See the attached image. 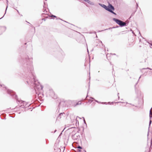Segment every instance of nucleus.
Listing matches in <instances>:
<instances>
[{
    "label": "nucleus",
    "instance_id": "nucleus-7",
    "mask_svg": "<svg viewBox=\"0 0 152 152\" xmlns=\"http://www.w3.org/2000/svg\"><path fill=\"white\" fill-rule=\"evenodd\" d=\"M65 116V114L64 113H60L58 115V116L56 120H58L59 119H60L62 117H64Z\"/></svg>",
    "mask_w": 152,
    "mask_h": 152
},
{
    "label": "nucleus",
    "instance_id": "nucleus-10",
    "mask_svg": "<svg viewBox=\"0 0 152 152\" xmlns=\"http://www.w3.org/2000/svg\"><path fill=\"white\" fill-rule=\"evenodd\" d=\"M95 101L98 103H101V104H107V102H99L97 100H95Z\"/></svg>",
    "mask_w": 152,
    "mask_h": 152
},
{
    "label": "nucleus",
    "instance_id": "nucleus-27",
    "mask_svg": "<svg viewBox=\"0 0 152 152\" xmlns=\"http://www.w3.org/2000/svg\"><path fill=\"white\" fill-rule=\"evenodd\" d=\"M150 118L151 119V118H152V116H151V115H150L149 116Z\"/></svg>",
    "mask_w": 152,
    "mask_h": 152
},
{
    "label": "nucleus",
    "instance_id": "nucleus-5",
    "mask_svg": "<svg viewBox=\"0 0 152 152\" xmlns=\"http://www.w3.org/2000/svg\"><path fill=\"white\" fill-rule=\"evenodd\" d=\"M47 96H50L55 99L57 98V96L55 94L53 90L52 89L48 90L46 92Z\"/></svg>",
    "mask_w": 152,
    "mask_h": 152
},
{
    "label": "nucleus",
    "instance_id": "nucleus-4",
    "mask_svg": "<svg viewBox=\"0 0 152 152\" xmlns=\"http://www.w3.org/2000/svg\"><path fill=\"white\" fill-rule=\"evenodd\" d=\"M113 20L118 24L121 27L126 26L128 25V23H125L123 21L117 18H114L113 19Z\"/></svg>",
    "mask_w": 152,
    "mask_h": 152
},
{
    "label": "nucleus",
    "instance_id": "nucleus-35",
    "mask_svg": "<svg viewBox=\"0 0 152 152\" xmlns=\"http://www.w3.org/2000/svg\"><path fill=\"white\" fill-rule=\"evenodd\" d=\"M78 151L80 152L81 151V150H78Z\"/></svg>",
    "mask_w": 152,
    "mask_h": 152
},
{
    "label": "nucleus",
    "instance_id": "nucleus-13",
    "mask_svg": "<svg viewBox=\"0 0 152 152\" xmlns=\"http://www.w3.org/2000/svg\"><path fill=\"white\" fill-rule=\"evenodd\" d=\"M1 27L4 30V31H5L6 29V27L5 26H1Z\"/></svg>",
    "mask_w": 152,
    "mask_h": 152
},
{
    "label": "nucleus",
    "instance_id": "nucleus-44",
    "mask_svg": "<svg viewBox=\"0 0 152 152\" xmlns=\"http://www.w3.org/2000/svg\"><path fill=\"white\" fill-rule=\"evenodd\" d=\"M113 55H115V53H114V54H113Z\"/></svg>",
    "mask_w": 152,
    "mask_h": 152
},
{
    "label": "nucleus",
    "instance_id": "nucleus-6",
    "mask_svg": "<svg viewBox=\"0 0 152 152\" xmlns=\"http://www.w3.org/2000/svg\"><path fill=\"white\" fill-rule=\"evenodd\" d=\"M45 1L44 2V5H43L44 7L43 12L44 13H42V16L43 17H44L45 16L44 15H45L46 13H47L48 12L47 11H46V6L45 2Z\"/></svg>",
    "mask_w": 152,
    "mask_h": 152
},
{
    "label": "nucleus",
    "instance_id": "nucleus-19",
    "mask_svg": "<svg viewBox=\"0 0 152 152\" xmlns=\"http://www.w3.org/2000/svg\"><path fill=\"white\" fill-rule=\"evenodd\" d=\"M83 121H84V123H85V124H86V122L85 121L84 118V117H83Z\"/></svg>",
    "mask_w": 152,
    "mask_h": 152
},
{
    "label": "nucleus",
    "instance_id": "nucleus-3",
    "mask_svg": "<svg viewBox=\"0 0 152 152\" xmlns=\"http://www.w3.org/2000/svg\"><path fill=\"white\" fill-rule=\"evenodd\" d=\"M99 4L106 10L115 15H116V13L113 11L115 10V8L111 4H109L108 6H107L104 4H102L101 3H99Z\"/></svg>",
    "mask_w": 152,
    "mask_h": 152
},
{
    "label": "nucleus",
    "instance_id": "nucleus-56",
    "mask_svg": "<svg viewBox=\"0 0 152 152\" xmlns=\"http://www.w3.org/2000/svg\"><path fill=\"white\" fill-rule=\"evenodd\" d=\"M101 31H99L98 32H100Z\"/></svg>",
    "mask_w": 152,
    "mask_h": 152
},
{
    "label": "nucleus",
    "instance_id": "nucleus-37",
    "mask_svg": "<svg viewBox=\"0 0 152 152\" xmlns=\"http://www.w3.org/2000/svg\"><path fill=\"white\" fill-rule=\"evenodd\" d=\"M26 22L27 23H29L28 22H27V21H26Z\"/></svg>",
    "mask_w": 152,
    "mask_h": 152
},
{
    "label": "nucleus",
    "instance_id": "nucleus-21",
    "mask_svg": "<svg viewBox=\"0 0 152 152\" xmlns=\"http://www.w3.org/2000/svg\"><path fill=\"white\" fill-rule=\"evenodd\" d=\"M151 115H152V113L151 112V109L150 110L149 116Z\"/></svg>",
    "mask_w": 152,
    "mask_h": 152
},
{
    "label": "nucleus",
    "instance_id": "nucleus-39",
    "mask_svg": "<svg viewBox=\"0 0 152 152\" xmlns=\"http://www.w3.org/2000/svg\"><path fill=\"white\" fill-rule=\"evenodd\" d=\"M119 102H116V103H119Z\"/></svg>",
    "mask_w": 152,
    "mask_h": 152
},
{
    "label": "nucleus",
    "instance_id": "nucleus-55",
    "mask_svg": "<svg viewBox=\"0 0 152 152\" xmlns=\"http://www.w3.org/2000/svg\"><path fill=\"white\" fill-rule=\"evenodd\" d=\"M126 103V104H128V102H127Z\"/></svg>",
    "mask_w": 152,
    "mask_h": 152
},
{
    "label": "nucleus",
    "instance_id": "nucleus-50",
    "mask_svg": "<svg viewBox=\"0 0 152 152\" xmlns=\"http://www.w3.org/2000/svg\"><path fill=\"white\" fill-rule=\"evenodd\" d=\"M12 118H13V117H14V116H12Z\"/></svg>",
    "mask_w": 152,
    "mask_h": 152
},
{
    "label": "nucleus",
    "instance_id": "nucleus-43",
    "mask_svg": "<svg viewBox=\"0 0 152 152\" xmlns=\"http://www.w3.org/2000/svg\"><path fill=\"white\" fill-rule=\"evenodd\" d=\"M87 51H88V49H87Z\"/></svg>",
    "mask_w": 152,
    "mask_h": 152
},
{
    "label": "nucleus",
    "instance_id": "nucleus-52",
    "mask_svg": "<svg viewBox=\"0 0 152 152\" xmlns=\"http://www.w3.org/2000/svg\"><path fill=\"white\" fill-rule=\"evenodd\" d=\"M119 94V93H118V95Z\"/></svg>",
    "mask_w": 152,
    "mask_h": 152
},
{
    "label": "nucleus",
    "instance_id": "nucleus-24",
    "mask_svg": "<svg viewBox=\"0 0 152 152\" xmlns=\"http://www.w3.org/2000/svg\"><path fill=\"white\" fill-rule=\"evenodd\" d=\"M47 18V17H46V18H42V20H44L45 21L46 20V19Z\"/></svg>",
    "mask_w": 152,
    "mask_h": 152
},
{
    "label": "nucleus",
    "instance_id": "nucleus-17",
    "mask_svg": "<svg viewBox=\"0 0 152 152\" xmlns=\"http://www.w3.org/2000/svg\"><path fill=\"white\" fill-rule=\"evenodd\" d=\"M151 122H152V121H151V119L150 120V121H149V127H150L151 124Z\"/></svg>",
    "mask_w": 152,
    "mask_h": 152
},
{
    "label": "nucleus",
    "instance_id": "nucleus-20",
    "mask_svg": "<svg viewBox=\"0 0 152 152\" xmlns=\"http://www.w3.org/2000/svg\"><path fill=\"white\" fill-rule=\"evenodd\" d=\"M50 17H53L54 18H56L57 17L55 15H52Z\"/></svg>",
    "mask_w": 152,
    "mask_h": 152
},
{
    "label": "nucleus",
    "instance_id": "nucleus-41",
    "mask_svg": "<svg viewBox=\"0 0 152 152\" xmlns=\"http://www.w3.org/2000/svg\"><path fill=\"white\" fill-rule=\"evenodd\" d=\"M100 42H101V43L102 44V42L101 41H100Z\"/></svg>",
    "mask_w": 152,
    "mask_h": 152
},
{
    "label": "nucleus",
    "instance_id": "nucleus-2",
    "mask_svg": "<svg viewBox=\"0 0 152 152\" xmlns=\"http://www.w3.org/2000/svg\"><path fill=\"white\" fill-rule=\"evenodd\" d=\"M3 88V89L6 91L7 93L12 96L13 98L16 99L17 103L19 105V107L22 108H26L28 107L30 104L28 103L21 100H19L18 99L17 96L15 94V93L12 90L8 89L3 84H2L0 83V88Z\"/></svg>",
    "mask_w": 152,
    "mask_h": 152
},
{
    "label": "nucleus",
    "instance_id": "nucleus-36",
    "mask_svg": "<svg viewBox=\"0 0 152 152\" xmlns=\"http://www.w3.org/2000/svg\"><path fill=\"white\" fill-rule=\"evenodd\" d=\"M130 31H133L131 29H130Z\"/></svg>",
    "mask_w": 152,
    "mask_h": 152
},
{
    "label": "nucleus",
    "instance_id": "nucleus-22",
    "mask_svg": "<svg viewBox=\"0 0 152 152\" xmlns=\"http://www.w3.org/2000/svg\"><path fill=\"white\" fill-rule=\"evenodd\" d=\"M89 83H90V82L89 83V88H88V91H87V94H88V92H89V87H90V84H89Z\"/></svg>",
    "mask_w": 152,
    "mask_h": 152
},
{
    "label": "nucleus",
    "instance_id": "nucleus-33",
    "mask_svg": "<svg viewBox=\"0 0 152 152\" xmlns=\"http://www.w3.org/2000/svg\"><path fill=\"white\" fill-rule=\"evenodd\" d=\"M91 99H94V98H93V97H91Z\"/></svg>",
    "mask_w": 152,
    "mask_h": 152
},
{
    "label": "nucleus",
    "instance_id": "nucleus-38",
    "mask_svg": "<svg viewBox=\"0 0 152 152\" xmlns=\"http://www.w3.org/2000/svg\"><path fill=\"white\" fill-rule=\"evenodd\" d=\"M26 22L27 23H29L28 22H27V21H26Z\"/></svg>",
    "mask_w": 152,
    "mask_h": 152
},
{
    "label": "nucleus",
    "instance_id": "nucleus-31",
    "mask_svg": "<svg viewBox=\"0 0 152 152\" xmlns=\"http://www.w3.org/2000/svg\"><path fill=\"white\" fill-rule=\"evenodd\" d=\"M62 134V132H61L60 133V134L59 136H60V135H61V134Z\"/></svg>",
    "mask_w": 152,
    "mask_h": 152
},
{
    "label": "nucleus",
    "instance_id": "nucleus-42",
    "mask_svg": "<svg viewBox=\"0 0 152 152\" xmlns=\"http://www.w3.org/2000/svg\"><path fill=\"white\" fill-rule=\"evenodd\" d=\"M118 99H119V96H118Z\"/></svg>",
    "mask_w": 152,
    "mask_h": 152
},
{
    "label": "nucleus",
    "instance_id": "nucleus-23",
    "mask_svg": "<svg viewBox=\"0 0 152 152\" xmlns=\"http://www.w3.org/2000/svg\"><path fill=\"white\" fill-rule=\"evenodd\" d=\"M77 148L79 149H82V147L80 146H78Z\"/></svg>",
    "mask_w": 152,
    "mask_h": 152
},
{
    "label": "nucleus",
    "instance_id": "nucleus-9",
    "mask_svg": "<svg viewBox=\"0 0 152 152\" xmlns=\"http://www.w3.org/2000/svg\"><path fill=\"white\" fill-rule=\"evenodd\" d=\"M55 152H61V150L60 148L56 147L54 148Z\"/></svg>",
    "mask_w": 152,
    "mask_h": 152
},
{
    "label": "nucleus",
    "instance_id": "nucleus-32",
    "mask_svg": "<svg viewBox=\"0 0 152 152\" xmlns=\"http://www.w3.org/2000/svg\"><path fill=\"white\" fill-rule=\"evenodd\" d=\"M130 104L132 105V106H134V105L132 104Z\"/></svg>",
    "mask_w": 152,
    "mask_h": 152
},
{
    "label": "nucleus",
    "instance_id": "nucleus-14",
    "mask_svg": "<svg viewBox=\"0 0 152 152\" xmlns=\"http://www.w3.org/2000/svg\"><path fill=\"white\" fill-rule=\"evenodd\" d=\"M150 69L151 70H152V69L151 68H150L147 67V68H142L141 69V70H143V69Z\"/></svg>",
    "mask_w": 152,
    "mask_h": 152
},
{
    "label": "nucleus",
    "instance_id": "nucleus-11",
    "mask_svg": "<svg viewBox=\"0 0 152 152\" xmlns=\"http://www.w3.org/2000/svg\"><path fill=\"white\" fill-rule=\"evenodd\" d=\"M82 103L80 101H78L75 105V106H77L78 105H80Z\"/></svg>",
    "mask_w": 152,
    "mask_h": 152
},
{
    "label": "nucleus",
    "instance_id": "nucleus-48",
    "mask_svg": "<svg viewBox=\"0 0 152 152\" xmlns=\"http://www.w3.org/2000/svg\"><path fill=\"white\" fill-rule=\"evenodd\" d=\"M139 92V91L138 90H137V92Z\"/></svg>",
    "mask_w": 152,
    "mask_h": 152
},
{
    "label": "nucleus",
    "instance_id": "nucleus-1",
    "mask_svg": "<svg viewBox=\"0 0 152 152\" xmlns=\"http://www.w3.org/2000/svg\"><path fill=\"white\" fill-rule=\"evenodd\" d=\"M32 60V57L29 58L28 55H25L21 59H19V61L22 64V74L26 75V82L28 84L32 85L34 87L36 94L38 97H40L41 96V95L43 96V87L36 80Z\"/></svg>",
    "mask_w": 152,
    "mask_h": 152
},
{
    "label": "nucleus",
    "instance_id": "nucleus-28",
    "mask_svg": "<svg viewBox=\"0 0 152 152\" xmlns=\"http://www.w3.org/2000/svg\"><path fill=\"white\" fill-rule=\"evenodd\" d=\"M132 33L133 34H134V31H132Z\"/></svg>",
    "mask_w": 152,
    "mask_h": 152
},
{
    "label": "nucleus",
    "instance_id": "nucleus-51",
    "mask_svg": "<svg viewBox=\"0 0 152 152\" xmlns=\"http://www.w3.org/2000/svg\"><path fill=\"white\" fill-rule=\"evenodd\" d=\"M146 62V61L145 60V62Z\"/></svg>",
    "mask_w": 152,
    "mask_h": 152
},
{
    "label": "nucleus",
    "instance_id": "nucleus-18",
    "mask_svg": "<svg viewBox=\"0 0 152 152\" xmlns=\"http://www.w3.org/2000/svg\"><path fill=\"white\" fill-rule=\"evenodd\" d=\"M141 76H140V77H139V79H138V81H137V82L136 83V84L135 85V87L136 86L137 84V83H138V81H139V80L141 78Z\"/></svg>",
    "mask_w": 152,
    "mask_h": 152
},
{
    "label": "nucleus",
    "instance_id": "nucleus-54",
    "mask_svg": "<svg viewBox=\"0 0 152 152\" xmlns=\"http://www.w3.org/2000/svg\"><path fill=\"white\" fill-rule=\"evenodd\" d=\"M87 97V96H86V98Z\"/></svg>",
    "mask_w": 152,
    "mask_h": 152
},
{
    "label": "nucleus",
    "instance_id": "nucleus-57",
    "mask_svg": "<svg viewBox=\"0 0 152 152\" xmlns=\"http://www.w3.org/2000/svg\"><path fill=\"white\" fill-rule=\"evenodd\" d=\"M95 34H96V32H95Z\"/></svg>",
    "mask_w": 152,
    "mask_h": 152
},
{
    "label": "nucleus",
    "instance_id": "nucleus-30",
    "mask_svg": "<svg viewBox=\"0 0 152 152\" xmlns=\"http://www.w3.org/2000/svg\"><path fill=\"white\" fill-rule=\"evenodd\" d=\"M57 131L56 130H55L54 132V133L56 132Z\"/></svg>",
    "mask_w": 152,
    "mask_h": 152
},
{
    "label": "nucleus",
    "instance_id": "nucleus-47",
    "mask_svg": "<svg viewBox=\"0 0 152 152\" xmlns=\"http://www.w3.org/2000/svg\"><path fill=\"white\" fill-rule=\"evenodd\" d=\"M90 77L89 76V79L90 80Z\"/></svg>",
    "mask_w": 152,
    "mask_h": 152
},
{
    "label": "nucleus",
    "instance_id": "nucleus-45",
    "mask_svg": "<svg viewBox=\"0 0 152 152\" xmlns=\"http://www.w3.org/2000/svg\"><path fill=\"white\" fill-rule=\"evenodd\" d=\"M59 19H60L61 20H62V19H60V18H59Z\"/></svg>",
    "mask_w": 152,
    "mask_h": 152
},
{
    "label": "nucleus",
    "instance_id": "nucleus-53",
    "mask_svg": "<svg viewBox=\"0 0 152 152\" xmlns=\"http://www.w3.org/2000/svg\"><path fill=\"white\" fill-rule=\"evenodd\" d=\"M96 37H97V36L96 35Z\"/></svg>",
    "mask_w": 152,
    "mask_h": 152
},
{
    "label": "nucleus",
    "instance_id": "nucleus-29",
    "mask_svg": "<svg viewBox=\"0 0 152 152\" xmlns=\"http://www.w3.org/2000/svg\"><path fill=\"white\" fill-rule=\"evenodd\" d=\"M15 10H17V11L18 12L19 14V12L18 11V10H16V9H15Z\"/></svg>",
    "mask_w": 152,
    "mask_h": 152
},
{
    "label": "nucleus",
    "instance_id": "nucleus-12",
    "mask_svg": "<svg viewBox=\"0 0 152 152\" xmlns=\"http://www.w3.org/2000/svg\"><path fill=\"white\" fill-rule=\"evenodd\" d=\"M119 27V26H117L116 27H113L112 28H109L108 29H106L105 30H108V29H111L112 28H118Z\"/></svg>",
    "mask_w": 152,
    "mask_h": 152
},
{
    "label": "nucleus",
    "instance_id": "nucleus-15",
    "mask_svg": "<svg viewBox=\"0 0 152 152\" xmlns=\"http://www.w3.org/2000/svg\"><path fill=\"white\" fill-rule=\"evenodd\" d=\"M7 7H8V5H7V7H6V10H5V13L4 14V15H5V13H6V12L7 10ZM4 16L2 17H1V18H0V19H1V18H2L4 17Z\"/></svg>",
    "mask_w": 152,
    "mask_h": 152
},
{
    "label": "nucleus",
    "instance_id": "nucleus-40",
    "mask_svg": "<svg viewBox=\"0 0 152 152\" xmlns=\"http://www.w3.org/2000/svg\"><path fill=\"white\" fill-rule=\"evenodd\" d=\"M77 117L79 118L80 119H81V118H79V117H78V116H77Z\"/></svg>",
    "mask_w": 152,
    "mask_h": 152
},
{
    "label": "nucleus",
    "instance_id": "nucleus-25",
    "mask_svg": "<svg viewBox=\"0 0 152 152\" xmlns=\"http://www.w3.org/2000/svg\"><path fill=\"white\" fill-rule=\"evenodd\" d=\"M136 9H137V8L138 7V4L137 3L136 4Z\"/></svg>",
    "mask_w": 152,
    "mask_h": 152
},
{
    "label": "nucleus",
    "instance_id": "nucleus-26",
    "mask_svg": "<svg viewBox=\"0 0 152 152\" xmlns=\"http://www.w3.org/2000/svg\"><path fill=\"white\" fill-rule=\"evenodd\" d=\"M125 23H129V20H126V22H125Z\"/></svg>",
    "mask_w": 152,
    "mask_h": 152
},
{
    "label": "nucleus",
    "instance_id": "nucleus-58",
    "mask_svg": "<svg viewBox=\"0 0 152 152\" xmlns=\"http://www.w3.org/2000/svg\"><path fill=\"white\" fill-rule=\"evenodd\" d=\"M47 1V0H45V1Z\"/></svg>",
    "mask_w": 152,
    "mask_h": 152
},
{
    "label": "nucleus",
    "instance_id": "nucleus-16",
    "mask_svg": "<svg viewBox=\"0 0 152 152\" xmlns=\"http://www.w3.org/2000/svg\"><path fill=\"white\" fill-rule=\"evenodd\" d=\"M113 102H109L108 103H107V104H113Z\"/></svg>",
    "mask_w": 152,
    "mask_h": 152
},
{
    "label": "nucleus",
    "instance_id": "nucleus-46",
    "mask_svg": "<svg viewBox=\"0 0 152 152\" xmlns=\"http://www.w3.org/2000/svg\"><path fill=\"white\" fill-rule=\"evenodd\" d=\"M64 22H66V23H67V22L65 21H64Z\"/></svg>",
    "mask_w": 152,
    "mask_h": 152
},
{
    "label": "nucleus",
    "instance_id": "nucleus-34",
    "mask_svg": "<svg viewBox=\"0 0 152 152\" xmlns=\"http://www.w3.org/2000/svg\"><path fill=\"white\" fill-rule=\"evenodd\" d=\"M135 92H136V93H137V91H136V89H135Z\"/></svg>",
    "mask_w": 152,
    "mask_h": 152
},
{
    "label": "nucleus",
    "instance_id": "nucleus-8",
    "mask_svg": "<svg viewBox=\"0 0 152 152\" xmlns=\"http://www.w3.org/2000/svg\"><path fill=\"white\" fill-rule=\"evenodd\" d=\"M79 137H80V136L77 135L76 134L72 135V138L74 140L77 139Z\"/></svg>",
    "mask_w": 152,
    "mask_h": 152
},
{
    "label": "nucleus",
    "instance_id": "nucleus-49",
    "mask_svg": "<svg viewBox=\"0 0 152 152\" xmlns=\"http://www.w3.org/2000/svg\"><path fill=\"white\" fill-rule=\"evenodd\" d=\"M60 102L59 103V105H60Z\"/></svg>",
    "mask_w": 152,
    "mask_h": 152
}]
</instances>
